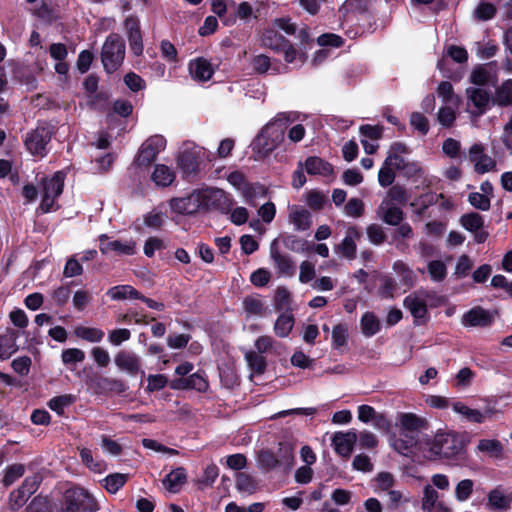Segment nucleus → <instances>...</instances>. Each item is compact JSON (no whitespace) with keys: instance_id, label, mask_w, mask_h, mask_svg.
I'll list each match as a JSON object with an SVG mask.
<instances>
[{"instance_id":"obj_1","label":"nucleus","mask_w":512,"mask_h":512,"mask_svg":"<svg viewBox=\"0 0 512 512\" xmlns=\"http://www.w3.org/2000/svg\"><path fill=\"white\" fill-rule=\"evenodd\" d=\"M298 112H280L272 118L258 133L252 142L255 159L261 160L269 156L284 140L285 129L300 120Z\"/></svg>"},{"instance_id":"obj_2","label":"nucleus","mask_w":512,"mask_h":512,"mask_svg":"<svg viewBox=\"0 0 512 512\" xmlns=\"http://www.w3.org/2000/svg\"><path fill=\"white\" fill-rule=\"evenodd\" d=\"M62 512H97L99 505L95 497L82 487L65 490L61 501Z\"/></svg>"},{"instance_id":"obj_3","label":"nucleus","mask_w":512,"mask_h":512,"mask_svg":"<svg viewBox=\"0 0 512 512\" xmlns=\"http://www.w3.org/2000/svg\"><path fill=\"white\" fill-rule=\"evenodd\" d=\"M124 57V40L116 33L110 34L106 38L101 51V61L105 71L108 73L115 72L123 63Z\"/></svg>"},{"instance_id":"obj_4","label":"nucleus","mask_w":512,"mask_h":512,"mask_svg":"<svg viewBox=\"0 0 512 512\" xmlns=\"http://www.w3.org/2000/svg\"><path fill=\"white\" fill-rule=\"evenodd\" d=\"M65 173L56 172L51 178H47L42 182V199L40 209L43 213H48L58 208L56 199L63 191Z\"/></svg>"},{"instance_id":"obj_5","label":"nucleus","mask_w":512,"mask_h":512,"mask_svg":"<svg viewBox=\"0 0 512 512\" xmlns=\"http://www.w3.org/2000/svg\"><path fill=\"white\" fill-rule=\"evenodd\" d=\"M293 462V450L289 445L280 444L277 453L271 450H261L257 454L258 467L264 471H271L282 465L290 467Z\"/></svg>"},{"instance_id":"obj_6","label":"nucleus","mask_w":512,"mask_h":512,"mask_svg":"<svg viewBox=\"0 0 512 512\" xmlns=\"http://www.w3.org/2000/svg\"><path fill=\"white\" fill-rule=\"evenodd\" d=\"M52 134V126L47 124L38 125L36 129L27 134L25 146L32 155L44 157L48 152L47 146Z\"/></svg>"},{"instance_id":"obj_7","label":"nucleus","mask_w":512,"mask_h":512,"mask_svg":"<svg viewBox=\"0 0 512 512\" xmlns=\"http://www.w3.org/2000/svg\"><path fill=\"white\" fill-rule=\"evenodd\" d=\"M166 147V139L162 135H153L146 139L138 150L134 163L139 167H147Z\"/></svg>"},{"instance_id":"obj_8","label":"nucleus","mask_w":512,"mask_h":512,"mask_svg":"<svg viewBox=\"0 0 512 512\" xmlns=\"http://www.w3.org/2000/svg\"><path fill=\"white\" fill-rule=\"evenodd\" d=\"M452 408L455 413L473 423H483L486 418H491L497 413L495 404L491 401L487 402L483 410L470 408L462 402H454Z\"/></svg>"},{"instance_id":"obj_9","label":"nucleus","mask_w":512,"mask_h":512,"mask_svg":"<svg viewBox=\"0 0 512 512\" xmlns=\"http://www.w3.org/2000/svg\"><path fill=\"white\" fill-rule=\"evenodd\" d=\"M461 451L457 441L450 435L436 436L431 448L430 458H452Z\"/></svg>"},{"instance_id":"obj_10","label":"nucleus","mask_w":512,"mask_h":512,"mask_svg":"<svg viewBox=\"0 0 512 512\" xmlns=\"http://www.w3.org/2000/svg\"><path fill=\"white\" fill-rule=\"evenodd\" d=\"M470 161L474 164V169L479 174H484L496 169V161L484 153L481 144H474L469 150Z\"/></svg>"},{"instance_id":"obj_11","label":"nucleus","mask_w":512,"mask_h":512,"mask_svg":"<svg viewBox=\"0 0 512 512\" xmlns=\"http://www.w3.org/2000/svg\"><path fill=\"white\" fill-rule=\"evenodd\" d=\"M100 240V251L103 254L110 252H116L120 255H133L136 251V242L133 240H109L107 235H101Z\"/></svg>"},{"instance_id":"obj_12","label":"nucleus","mask_w":512,"mask_h":512,"mask_svg":"<svg viewBox=\"0 0 512 512\" xmlns=\"http://www.w3.org/2000/svg\"><path fill=\"white\" fill-rule=\"evenodd\" d=\"M202 148L194 144L187 145L179 154L177 161L180 168L187 174L197 171Z\"/></svg>"},{"instance_id":"obj_13","label":"nucleus","mask_w":512,"mask_h":512,"mask_svg":"<svg viewBox=\"0 0 512 512\" xmlns=\"http://www.w3.org/2000/svg\"><path fill=\"white\" fill-rule=\"evenodd\" d=\"M270 258L273 260L275 268L281 276L292 277L295 274L292 258L279 251L277 240H274L270 245Z\"/></svg>"},{"instance_id":"obj_14","label":"nucleus","mask_w":512,"mask_h":512,"mask_svg":"<svg viewBox=\"0 0 512 512\" xmlns=\"http://www.w3.org/2000/svg\"><path fill=\"white\" fill-rule=\"evenodd\" d=\"M115 365L129 375H136L140 373L144 375L145 372L141 369L140 358L130 351L121 350L119 351L114 359Z\"/></svg>"},{"instance_id":"obj_15","label":"nucleus","mask_w":512,"mask_h":512,"mask_svg":"<svg viewBox=\"0 0 512 512\" xmlns=\"http://www.w3.org/2000/svg\"><path fill=\"white\" fill-rule=\"evenodd\" d=\"M124 27L132 53L136 56L141 55L143 52V42L139 20L134 16H129L124 21Z\"/></svg>"},{"instance_id":"obj_16","label":"nucleus","mask_w":512,"mask_h":512,"mask_svg":"<svg viewBox=\"0 0 512 512\" xmlns=\"http://www.w3.org/2000/svg\"><path fill=\"white\" fill-rule=\"evenodd\" d=\"M281 54L287 65H291L293 69L301 68L307 61V53L301 48L295 47L290 41L282 44V47L276 52Z\"/></svg>"},{"instance_id":"obj_17","label":"nucleus","mask_w":512,"mask_h":512,"mask_svg":"<svg viewBox=\"0 0 512 512\" xmlns=\"http://www.w3.org/2000/svg\"><path fill=\"white\" fill-rule=\"evenodd\" d=\"M360 237V230L356 226H349L344 239L335 247L336 252L347 259H354L357 250L356 242Z\"/></svg>"},{"instance_id":"obj_18","label":"nucleus","mask_w":512,"mask_h":512,"mask_svg":"<svg viewBox=\"0 0 512 512\" xmlns=\"http://www.w3.org/2000/svg\"><path fill=\"white\" fill-rule=\"evenodd\" d=\"M428 297L429 294L425 291L413 293L404 299V306L415 319H425L427 316Z\"/></svg>"},{"instance_id":"obj_19","label":"nucleus","mask_w":512,"mask_h":512,"mask_svg":"<svg viewBox=\"0 0 512 512\" xmlns=\"http://www.w3.org/2000/svg\"><path fill=\"white\" fill-rule=\"evenodd\" d=\"M215 65L204 57H198L189 62L191 77L199 82H205L212 78L215 72Z\"/></svg>"},{"instance_id":"obj_20","label":"nucleus","mask_w":512,"mask_h":512,"mask_svg":"<svg viewBox=\"0 0 512 512\" xmlns=\"http://www.w3.org/2000/svg\"><path fill=\"white\" fill-rule=\"evenodd\" d=\"M356 442L357 433L355 430H350L345 433L337 432L332 439L336 453L342 457H349L351 455Z\"/></svg>"},{"instance_id":"obj_21","label":"nucleus","mask_w":512,"mask_h":512,"mask_svg":"<svg viewBox=\"0 0 512 512\" xmlns=\"http://www.w3.org/2000/svg\"><path fill=\"white\" fill-rule=\"evenodd\" d=\"M397 419L401 433L408 435H417V437H420V430L426 426L425 419L413 413H400Z\"/></svg>"},{"instance_id":"obj_22","label":"nucleus","mask_w":512,"mask_h":512,"mask_svg":"<svg viewBox=\"0 0 512 512\" xmlns=\"http://www.w3.org/2000/svg\"><path fill=\"white\" fill-rule=\"evenodd\" d=\"M377 215L386 224L396 226L399 225L403 219L402 210L390 200H383L377 209Z\"/></svg>"},{"instance_id":"obj_23","label":"nucleus","mask_w":512,"mask_h":512,"mask_svg":"<svg viewBox=\"0 0 512 512\" xmlns=\"http://www.w3.org/2000/svg\"><path fill=\"white\" fill-rule=\"evenodd\" d=\"M493 317L489 311L474 307L462 316V324L466 327H485L492 323Z\"/></svg>"},{"instance_id":"obj_24","label":"nucleus","mask_w":512,"mask_h":512,"mask_svg":"<svg viewBox=\"0 0 512 512\" xmlns=\"http://www.w3.org/2000/svg\"><path fill=\"white\" fill-rule=\"evenodd\" d=\"M251 66L259 74H264L268 71H271L272 74H281L288 70L286 65L280 63L272 64L270 57L264 54L254 56L251 60Z\"/></svg>"},{"instance_id":"obj_25","label":"nucleus","mask_w":512,"mask_h":512,"mask_svg":"<svg viewBox=\"0 0 512 512\" xmlns=\"http://www.w3.org/2000/svg\"><path fill=\"white\" fill-rule=\"evenodd\" d=\"M469 103L475 107L473 114L481 115L489 107L490 96L488 92L483 88H469L467 89Z\"/></svg>"},{"instance_id":"obj_26","label":"nucleus","mask_w":512,"mask_h":512,"mask_svg":"<svg viewBox=\"0 0 512 512\" xmlns=\"http://www.w3.org/2000/svg\"><path fill=\"white\" fill-rule=\"evenodd\" d=\"M419 440L420 437H417V435L400 433V437L395 439L391 445L399 454L409 456L417 450Z\"/></svg>"},{"instance_id":"obj_27","label":"nucleus","mask_w":512,"mask_h":512,"mask_svg":"<svg viewBox=\"0 0 512 512\" xmlns=\"http://www.w3.org/2000/svg\"><path fill=\"white\" fill-rule=\"evenodd\" d=\"M470 79L472 83L480 86L494 84L497 80L496 71L492 63L479 66L473 70Z\"/></svg>"},{"instance_id":"obj_28","label":"nucleus","mask_w":512,"mask_h":512,"mask_svg":"<svg viewBox=\"0 0 512 512\" xmlns=\"http://www.w3.org/2000/svg\"><path fill=\"white\" fill-rule=\"evenodd\" d=\"M169 205L171 210L178 214H193L199 211L197 200L194 198V191L187 197L171 199Z\"/></svg>"},{"instance_id":"obj_29","label":"nucleus","mask_w":512,"mask_h":512,"mask_svg":"<svg viewBox=\"0 0 512 512\" xmlns=\"http://www.w3.org/2000/svg\"><path fill=\"white\" fill-rule=\"evenodd\" d=\"M305 171L310 175L329 176L333 172L332 166L319 157H308L303 163Z\"/></svg>"},{"instance_id":"obj_30","label":"nucleus","mask_w":512,"mask_h":512,"mask_svg":"<svg viewBox=\"0 0 512 512\" xmlns=\"http://www.w3.org/2000/svg\"><path fill=\"white\" fill-rule=\"evenodd\" d=\"M176 178L174 170L164 164H157L151 175V180L158 187H167L171 185Z\"/></svg>"},{"instance_id":"obj_31","label":"nucleus","mask_w":512,"mask_h":512,"mask_svg":"<svg viewBox=\"0 0 512 512\" xmlns=\"http://www.w3.org/2000/svg\"><path fill=\"white\" fill-rule=\"evenodd\" d=\"M186 471L182 467L172 470L163 480L164 487L172 493L180 491L182 485L186 482Z\"/></svg>"},{"instance_id":"obj_32","label":"nucleus","mask_w":512,"mask_h":512,"mask_svg":"<svg viewBox=\"0 0 512 512\" xmlns=\"http://www.w3.org/2000/svg\"><path fill=\"white\" fill-rule=\"evenodd\" d=\"M289 217L294 227L299 231H305L311 225V214L304 208L292 206Z\"/></svg>"},{"instance_id":"obj_33","label":"nucleus","mask_w":512,"mask_h":512,"mask_svg":"<svg viewBox=\"0 0 512 512\" xmlns=\"http://www.w3.org/2000/svg\"><path fill=\"white\" fill-rule=\"evenodd\" d=\"M217 189L202 188L194 190V198L197 200L198 210L214 209Z\"/></svg>"},{"instance_id":"obj_34","label":"nucleus","mask_w":512,"mask_h":512,"mask_svg":"<svg viewBox=\"0 0 512 512\" xmlns=\"http://www.w3.org/2000/svg\"><path fill=\"white\" fill-rule=\"evenodd\" d=\"M393 271L398 276L400 284L405 286L403 291L410 288L416 279L414 271L403 261L397 260L393 264Z\"/></svg>"},{"instance_id":"obj_35","label":"nucleus","mask_w":512,"mask_h":512,"mask_svg":"<svg viewBox=\"0 0 512 512\" xmlns=\"http://www.w3.org/2000/svg\"><path fill=\"white\" fill-rule=\"evenodd\" d=\"M360 328L365 337H372L380 331L381 323L374 313L366 312L361 317Z\"/></svg>"},{"instance_id":"obj_36","label":"nucleus","mask_w":512,"mask_h":512,"mask_svg":"<svg viewBox=\"0 0 512 512\" xmlns=\"http://www.w3.org/2000/svg\"><path fill=\"white\" fill-rule=\"evenodd\" d=\"M267 194V189L260 183H249L245 186L241 195L246 203L255 206L258 199L264 198Z\"/></svg>"},{"instance_id":"obj_37","label":"nucleus","mask_w":512,"mask_h":512,"mask_svg":"<svg viewBox=\"0 0 512 512\" xmlns=\"http://www.w3.org/2000/svg\"><path fill=\"white\" fill-rule=\"evenodd\" d=\"M112 300L139 299L141 294L131 285H117L107 291Z\"/></svg>"},{"instance_id":"obj_38","label":"nucleus","mask_w":512,"mask_h":512,"mask_svg":"<svg viewBox=\"0 0 512 512\" xmlns=\"http://www.w3.org/2000/svg\"><path fill=\"white\" fill-rule=\"evenodd\" d=\"M494 102L499 106L512 108V79L506 80L496 89Z\"/></svg>"},{"instance_id":"obj_39","label":"nucleus","mask_w":512,"mask_h":512,"mask_svg":"<svg viewBox=\"0 0 512 512\" xmlns=\"http://www.w3.org/2000/svg\"><path fill=\"white\" fill-rule=\"evenodd\" d=\"M511 503V498L500 489H494L488 494V507L493 510H506Z\"/></svg>"},{"instance_id":"obj_40","label":"nucleus","mask_w":512,"mask_h":512,"mask_svg":"<svg viewBox=\"0 0 512 512\" xmlns=\"http://www.w3.org/2000/svg\"><path fill=\"white\" fill-rule=\"evenodd\" d=\"M380 287L378 289V293L382 298L392 299L396 295L401 294V291L396 283V281L390 276L383 275L380 278Z\"/></svg>"},{"instance_id":"obj_41","label":"nucleus","mask_w":512,"mask_h":512,"mask_svg":"<svg viewBox=\"0 0 512 512\" xmlns=\"http://www.w3.org/2000/svg\"><path fill=\"white\" fill-rule=\"evenodd\" d=\"M286 41L287 39L273 29L266 30L261 37L262 46L271 49L275 53Z\"/></svg>"},{"instance_id":"obj_42","label":"nucleus","mask_w":512,"mask_h":512,"mask_svg":"<svg viewBox=\"0 0 512 512\" xmlns=\"http://www.w3.org/2000/svg\"><path fill=\"white\" fill-rule=\"evenodd\" d=\"M402 174L405 177L408 178H421L423 179V182L426 183L428 186L432 184L433 179L429 178L428 175H426L425 171L422 169L419 163L417 162H407L403 168L400 170Z\"/></svg>"},{"instance_id":"obj_43","label":"nucleus","mask_w":512,"mask_h":512,"mask_svg":"<svg viewBox=\"0 0 512 512\" xmlns=\"http://www.w3.org/2000/svg\"><path fill=\"white\" fill-rule=\"evenodd\" d=\"M294 326V317L292 314H281L274 325L275 334L279 337H287Z\"/></svg>"},{"instance_id":"obj_44","label":"nucleus","mask_w":512,"mask_h":512,"mask_svg":"<svg viewBox=\"0 0 512 512\" xmlns=\"http://www.w3.org/2000/svg\"><path fill=\"white\" fill-rule=\"evenodd\" d=\"M74 333L77 337L91 343H98L104 337V332L94 327L78 326L75 328Z\"/></svg>"},{"instance_id":"obj_45","label":"nucleus","mask_w":512,"mask_h":512,"mask_svg":"<svg viewBox=\"0 0 512 512\" xmlns=\"http://www.w3.org/2000/svg\"><path fill=\"white\" fill-rule=\"evenodd\" d=\"M459 104H443L439 109L437 119L444 127H451L456 119V111Z\"/></svg>"},{"instance_id":"obj_46","label":"nucleus","mask_w":512,"mask_h":512,"mask_svg":"<svg viewBox=\"0 0 512 512\" xmlns=\"http://www.w3.org/2000/svg\"><path fill=\"white\" fill-rule=\"evenodd\" d=\"M75 402V396L71 394H65L55 396L48 402V407L56 412L58 415H63L65 409Z\"/></svg>"},{"instance_id":"obj_47","label":"nucleus","mask_w":512,"mask_h":512,"mask_svg":"<svg viewBox=\"0 0 512 512\" xmlns=\"http://www.w3.org/2000/svg\"><path fill=\"white\" fill-rule=\"evenodd\" d=\"M358 419L364 423L375 420L377 426L386 423L385 417L383 415H378L375 409L369 405H360L358 407Z\"/></svg>"},{"instance_id":"obj_48","label":"nucleus","mask_w":512,"mask_h":512,"mask_svg":"<svg viewBox=\"0 0 512 512\" xmlns=\"http://www.w3.org/2000/svg\"><path fill=\"white\" fill-rule=\"evenodd\" d=\"M460 224L464 229L476 232L482 228L484 220L480 214L471 212L461 216Z\"/></svg>"},{"instance_id":"obj_49","label":"nucleus","mask_w":512,"mask_h":512,"mask_svg":"<svg viewBox=\"0 0 512 512\" xmlns=\"http://www.w3.org/2000/svg\"><path fill=\"white\" fill-rule=\"evenodd\" d=\"M438 97L443 104H460L459 97L454 93L451 83L443 81L437 88Z\"/></svg>"},{"instance_id":"obj_50","label":"nucleus","mask_w":512,"mask_h":512,"mask_svg":"<svg viewBox=\"0 0 512 512\" xmlns=\"http://www.w3.org/2000/svg\"><path fill=\"white\" fill-rule=\"evenodd\" d=\"M236 488L241 493L252 494L257 489V483L252 476L240 472L236 476Z\"/></svg>"},{"instance_id":"obj_51","label":"nucleus","mask_w":512,"mask_h":512,"mask_svg":"<svg viewBox=\"0 0 512 512\" xmlns=\"http://www.w3.org/2000/svg\"><path fill=\"white\" fill-rule=\"evenodd\" d=\"M127 481V475L121 473L110 474L102 480L103 486L109 493H116Z\"/></svg>"},{"instance_id":"obj_52","label":"nucleus","mask_w":512,"mask_h":512,"mask_svg":"<svg viewBox=\"0 0 512 512\" xmlns=\"http://www.w3.org/2000/svg\"><path fill=\"white\" fill-rule=\"evenodd\" d=\"M394 476L389 472H380L373 480L376 493L387 492L394 486Z\"/></svg>"},{"instance_id":"obj_53","label":"nucleus","mask_w":512,"mask_h":512,"mask_svg":"<svg viewBox=\"0 0 512 512\" xmlns=\"http://www.w3.org/2000/svg\"><path fill=\"white\" fill-rule=\"evenodd\" d=\"M234 206L233 198L222 189H217L214 209L222 214H228Z\"/></svg>"},{"instance_id":"obj_54","label":"nucleus","mask_w":512,"mask_h":512,"mask_svg":"<svg viewBox=\"0 0 512 512\" xmlns=\"http://www.w3.org/2000/svg\"><path fill=\"white\" fill-rule=\"evenodd\" d=\"M316 279L315 264L309 260H304L299 265V282L301 284L312 283Z\"/></svg>"},{"instance_id":"obj_55","label":"nucleus","mask_w":512,"mask_h":512,"mask_svg":"<svg viewBox=\"0 0 512 512\" xmlns=\"http://www.w3.org/2000/svg\"><path fill=\"white\" fill-rule=\"evenodd\" d=\"M479 452L486 453L490 456L498 457L502 454V445L496 439H482L477 445Z\"/></svg>"},{"instance_id":"obj_56","label":"nucleus","mask_w":512,"mask_h":512,"mask_svg":"<svg viewBox=\"0 0 512 512\" xmlns=\"http://www.w3.org/2000/svg\"><path fill=\"white\" fill-rule=\"evenodd\" d=\"M79 452L82 462L90 470L97 473H101L105 470V464L102 461L95 460L90 449L81 448Z\"/></svg>"},{"instance_id":"obj_57","label":"nucleus","mask_w":512,"mask_h":512,"mask_svg":"<svg viewBox=\"0 0 512 512\" xmlns=\"http://www.w3.org/2000/svg\"><path fill=\"white\" fill-rule=\"evenodd\" d=\"M245 359L248 362L250 368L255 373L261 374L264 372L266 367L265 358L255 351H248L245 354Z\"/></svg>"},{"instance_id":"obj_58","label":"nucleus","mask_w":512,"mask_h":512,"mask_svg":"<svg viewBox=\"0 0 512 512\" xmlns=\"http://www.w3.org/2000/svg\"><path fill=\"white\" fill-rule=\"evenodd\" d=\"M348 326L346 324H338L332 330L333 347L339 349L347 344Z\"/></svg>"},{"instance_id":"obj_59","label":"nucleus","mask_w":512,"mask_h":512,"mask_svg":"<svg viewBox=\"0 0 512 512\" xmlns=\"http://www.w3.org/2000/svg\"><path fill=\"white\" fill-rule=\"evenodd\" d=\"M474 483L470 479L461 480L455 488V498L459 502L468 500L473 492Z\"/></svg>"},{"instance_id":"obj_60","label":"nucleus","mask_w":512,"mask_h":512,"mask_svg":"<svg viewBox=\"0 0 512 512\" xmlns=\"http://www.w3.org/2000/svg\"><path fill=\"white\" fill-rule=\"evenodd\" d=\"M25 472L23 464H13L6 468L3 483L5 486L12 485L17 479H19Z\"/></svg>"},{"instance_id":"obj_61","label":"nucleus","mask_w":512,"mask_h":512,"mask_svg":"<svg viewBox=\"0 0 512 512\" xmlns=\"http://www.w3.org/2000/svg\"><path fill=\"white\" fill-rule=\"evenodd\" d=\"M469 203L476 209L487 211L490 209L491 199L487 195L479 192L470 193L468 196Z\"/></svg>"},{"instance_id":"obj_62","label":"nucleus","mask_w":512,"mask_h":512,"mask_svg":"<svg viewBox=\"0 0 512 512\" xmlns=\"http://www.w3.org/2000/svg\"><path fill=\"white\" fill-rule=\"evenodd\" d=\"M439 494L437 491L430 485H426L424 487V495L422 498V508L424 511L429 510L430 508H433L435 505L440 503L441 501H438Z\"/></svg>"},{"instance_id":"obj_63","label":"nucleus","mask_w":512,"mask_h":512,"mask_svg":"<svg viewBox=\"0 0 512 512\" xmlns=\"http://www.w3.org/2000/svg\"><path fill=\"white\" fill-rule=\"evenodd\" d=\"M219 475V469L215 464H209L203 472L202 477L199 479L198 484L201 488L211 486Z\"/></svg>"},{"instance_id":"obj_64","label":"nucleus","mask_w":512,"mask_h":512,"mask_svg":"<svg viewBox=\"0 0 512 512\" xmlns=\"http://www.w3.org/2000/svg\"><path fill=\"white\" fill-rule=\"evenodd\" d=\"M62 361L65 365L80 363L85 359V353L78 348H69L62 352Z\"/></svg>"}]
</instances>
